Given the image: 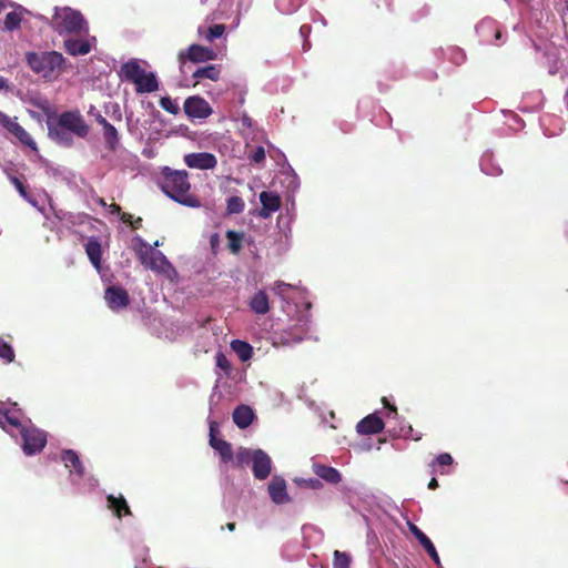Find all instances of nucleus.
Wrapping results in <instances>:
<instances>
[{"label":"nucleus","mask_w":568,"mask_h":568,"mask_svg":"<svg viewBox=\"0 0 568 568\" xmlns=\"http://www.w3.org/2000/svg\"><path fill=\"white\" fill-rule=\"evenodd\" d=\"M0 426L12 437L21 436L22 449L26 455H34L43 449L47 443L44 432L28 426L21 420L20 409L17 404H0Z\"/></svg>","instance_id":"obj_1"},{"label":"nucleus","mask_w":568,"mask_h":568,"mask_svg":"<svg viewBox=\"0 0 568 568\" xmlns=\"http://www.w3.org/2000/svg\"><path fill=\"white\" fill-rule=\"evenodd\" d=\"M160 186L170 199L182 205L189 207H199L201 205L200 200L190 193L191 184L185 170L164 168Z\"/></svg>","instance_id":"obj_2"},{"label":"nucleus","mask_w":568,"mask_h":568,"mask_svg":"<svg viewBox=\"0 0 568 568\" xmlns=\"http://www.w3.org/2000/svg\"><path fill=\"white\" fill-rule=\"evenodd\" d=\"M51 27L60 36L82 34L89 30L82 13L70 7L54 9Z\"/></svg>","instance_id":"obj_3"},{"label":"nucleus","mask_w":568,"mask_h":568,"mask_svg":"<svg viewBox=\"0 0 568 568\" xmlns=\"http://www.w3.org/2000/svg\"><path fill=\"white\" fill-rule=\"evenodd\" d=\"M120 77L135 85L138 93H151L159 89V81L153 72H146L136 60L124 63Z\"/></svg>","instance_id":"obj_4"},{"label":"nucleus","mask_w":568,"mask_h":568,"mask_svg":"<svg viewBox=\"0 0 568 568\" xmlns=\"http://www.w3.org/2000/svg\"><path fill=\"white\" fill-rule=\"evenodd\" d=\"M134 250L140 262L156 273L169 274L173 271L171 263L165 255L156 251L152 245L148 244L143 239L136 236L133 239Z\"/></svg>","instance_id":"obj_5"},{"label":"nucleus","mask_w":568,"mask_h":568,"mask_svg":"<svg viewBox=\"0 0 568 568\" xmlns=\"http://www.w3.org/2000/svg\"><path fill=\"white\" fill-rule=\"evenodd\" d=\"M65 59L57 51L42 53L29 52L27 54L28 65L43 78L52 79L62 69Z\"/></svg>","instance_id":"obj_6"},{"label":"nucleus","mask_w":568,"mask_h":568,"mask_svg":"<svg viewBox=\"0 0 568 568\" xmlns=\"http://www.w3.org/2000/svg\"><path fill=\"white\" fill-rule=\"evenodd\" d=\"M236 463L239 465L252 463L253 475L260 480L266 479L272 470L271 457L262 449L241 448L236 454Z\"/></svg>","instance_id":"obj_7"},{"label":"nucleus","mask_w":568,"mask_h":568,"mask_svg":"<svg viewBox=\"0 0 568 568\" xmlns=\"http://www.w3.org/2000/svg\"><path fill=\"white\" fill-rule=\"evenodd\" d=\"M217 58V52L211 48L192 44L186 50L180 51L178 59L180 63L181 72L186 71V61H191L193 63H202L211 60H215Z\"/></svg>","instance_id":"obj_8"},{"label":"nucleus","mask_w":568,"mask_h":568,"mask_svg":"<svg viewBox=\"0 0 568 568\" xmlns=\"http://www.w3.org/2000/svg\"><path fill=\"white\" fill-rule=\"evenodd\" d=\"M0 126L8 133L13 135L21 144L30 148L32 151L38 152L36 141L31 135L18 123L17 116H9L0 111Z\"/></svg>","instance_id":"obj_9"},{"label":"nucleus","mask_w":568,"mask_h":568,"mask_svg":"<svg viewBox=\"0 0 568 568\" xmlns=\"http://www.w3.org/2000/svg\"><path fill=\"white\" fill-rule=\"evenodd\" d=\"M55 122L77 138L83 139L89 133V126L78 111L63 112L58 116Z\"/></svg>","instance_id":"obj_10"},{"label":"nucleus","mask_w":568,"mask_h":568,"mask_svg":"<svg viewBox=\"0 0 568 568\" xmlns=\"http://www.w3.org/2000/svg\"><path fill=\"white\" fill-rule=\"evenodd\" d=\"M78 38H68L64 40V50L70 55H84L91 52L95 44V37L87 33L75 34Z\"/></svg>","instance_id":"obj_11"},{"label":"nucleus","mask_w":568,"mask_h":568,"mask_svg":"<svg viewBox=\"0 0 568 568\" xmlns=\"http://www.w3.org/2000/svg\"><path fill=\"white\" fill-rule=\"evenodd\" d=\"M183 109H184L185 114L190 119H192V120H194V119H199V120L206 119L213 112L212 108L209 104V102L205 99H203V98H201L199 95H194V97L187 98L184 101Z\"/></svg>","instance_id":"obj_12"},{"label":"nucleus","mask_w":568,"mask_h":568,"mask_svg":"<svg viewBox=\"0 0 568 568\" xmlns=\"http://www.w3.org/2000/svg\"><path fill=\"white\" fill-rule=\"evenodd\" d=\"M183 160L190 169L202 171L212 170L217 165L216 156L210 152L187 153L184 155Z\"/></svg>","instance_id":"obj_13"},{"label":"nucleus","mask_w":568,"mask_h":568,"mask_svg":"<svg viewBox=\"0 0 568 568\" xmlns=\"http://www.w3.org/2000/svg\"><path fill=\"white\" fill-rule=\"evenodd\" d=\"M476 32L484 43H497L501 37V31L495 20L490 18L483 19L476 27Z\"/></svg>","instance_id":"obj_14"},{"label":"nucleus","mask_w":568,"mask_h":568,"mask_svg":"<svg viewBox=\"0 0 568 568\" xmlns=\"http://www.w3.org/2000/svg\"><path fill=\"white\" fill-rule=\"evenodd\" d=\"M209 426H210V434H209L210 435V445L212 446V448H214L220 454L221 459L224 463L230 462L233 457L231 445L223 439L216 438V434L219 433V424L215 420L210 419Z\"/></svg>","instance_id":"obj_15"},{"label":"nucleus","mask_w":568,"mask_h":568,"mask_svg":"<svg viewBox=\"0 0 568 568\" xmlns=\"http://www.w3.org/2000/svg\"><path fill=\"white\" fill-rule=\"evenodd\" d=\"M104 298L109 307L119 311L128 306L129 295L125 290L119 286H110L105 290Z\"/></svg>","instance_id":"obj_16"},{"label":"nucleus","mask_w":568,"mask_h":568,"mask_svg":"<svg viewBox=\"0 0 568 568\" xmlns=\"http://www.w3.org/2000/svg\"><path fill=\"white\" fill-rule=\"evenodd\" d=\"M267 490L272 501L277 505L286 504L291 500L286 490V481L280 476L272 478Z\"/></svg>","instance_id":"obj_17"},{"label":"nucleus","mask_w":568,"mask_h":568,"mask_svg":"<svg viewBox=\"0 0 568 568\" xmlns=\"http://www.w3.org/2000/svg\"><path fill=\"white\" fill-rule=\"evenodd\" d=\"M48 134H49V138L53 142H55L57 144H59L61 146L70 148L73 145V142H74L73 138L75 135H73L68 130H64L57 122H51V121L48 122Z\"/></svg>","instance_id":"obj_18"},{"label":"nucleus","mask_w":568,"mask_h":568,"mask_svg":"<svg viewBox=\"0 0 568 568\" xmlns=\"http://www.w3.org/2000/svg\"><path fill=\"white\" fill-rule=\"evenodd\" d=\"M260 201L262 209L260 210L258 215L263 219L270 217L272 213L278 211L281 207V197L275 192L263 191L260 194Z\"/></svg>","instance_id":"obj_19"},{"label":"nucleus","mask_w":568,"mask_h":568,"mask_svg":"<svg viewBox=\"0 0 568 568\" xmlns=\"http://www.w3.org/2000/svg\"><path fill=\"white\" fill-rule=\"evenodd\" d=\"M62 459L67 468L70 469L71 480L77 484L78 478H82L84 475V467L74 450H65Z\"/></svg>","instance_id":"obj_20"},{"label":"nucleus","mask_w":568,"mask_h":568,"mask_svg":"<svg viewBox=\"0 0 568 568\" xmlns=\"http://www.w3.org/2000/svg\"><path fill=\"white\" fill-rule=\"evenodd\" d=\"M409 531L413 536L419 541L425 551L429 555V557L434 560V562L439 566L440 559L437 554V550L432 542V540L413 523H408Z\"/></svg>","instance_id":"obj_21"},{"label":"nucleus","mask_w":568,"mask_h":568,"mask_svg":"<svg viewBox=\"0 0 568 568\" xmlns=\"http://www.w3.org/2000/svg\"><path fill=\"white\" fill-rule=\"evenodd\" d=\"M384 422L377 414H371L363 418L356 426V430L363 435H372L382 432Z\"/></svg>","instance_id":"obj_22"},{"label":"nucleus","mask_w":568,"mask_h":568,"mask_svg":"<svg viewBox=\"0 0 568 568\" xmlns=\"http://www.w3.org/2000/svg\"><path fill=\"white\" fill-rule=\"evenodd\" d=\"M313 471L320 478L331 484H338L342 479V476L336 468L325 466L322 464H313Z\"/></svg>","instance_id":"obj_23"},{"label":"nucleus","mask_w":568,"mask_h":568,"mask_svg":"<svg viewBox=\"0 0 568 568\" xmlns=\"http://www.w3.org/2000/svg\"><path fill=\"white\" fill-rule=\"evenodd\" d=\"M254 418L253 410L245 405H241L235 408L233 413V420L237 427L244 429L251 425Z\"/></svg>","instance_id":"obj_24"},{"label":"nucleus","mask_w":568,"mask_h":568,"mask_svg":"<svg viewBox=\"0 0 568 568\" xmlns=\"http://www.w3.org/2000/svg\"><path fill=\"white\" fill-rule=\"evenodd\" d=\"M250 307L255 314H266L270 311V303L266 293L264 291L256 292L250 301Z\"/></svg>","instance_id":"obj_25"},{"label":"nucleus","mask_w":568,"mask_h":568,"mask_svg":"<svg viewBox=\"0 0 568 568\" xmlns=\"http://www.w3.org/2000/svg\"><path fill=\"white\" fill-rule=\"evenodd\" d=\"M220 75L221 68L214 64L199 68L192 73V77L193 79H195L196 82L201 81L202 79L217 81L220 79Z\"/></svg>","instance_id":"obj_26"},{"label":"nucleus","mask_w":568,"mask_h":568,"mask_svg":"<svg viewBox=\"0 0 568 568\" xmlns=\"http://www.w3.org/2000/svg\"><path fill=\"white\" fill-rule=\"evenodd\" d=\"M85 252L93 266L99 270L101 264V244L95 237L89 239L85 244Z\"/></svg>","instance_id":"obj_27"},{"label":"nucleus","mask_w":568,"mask_h":568,"mask_svg":"<svg viewBox=\"0 0 568 568\" xmlns=\"http://www.w3.org/2000/svg\"><path fill=\"white\" fill-rule=\"evenodd\" d=\"M225 32L224 24H213V26H200L197 28V33L200 38L211 42L214 39L221 38Z\"/></svg>","instance_id":"obj_28"},{"label":"nucleus","mask_w":568,"mask_h":568,"mask_svg":"<svg viewBox=\"0 0 568 568\" xmlns=\"http://www.w3.org/2000/svg\"><path fill=\"white\" fill-rule=\"evenodd\" d=\"M24 11L26 10L21 6H17L14 11L9 12L4 19V30H17L20 27Z\"/></svg>","instance_id":"obj_29"},{"label":"nucleus","mask_w":568,"mask_h":568,"mask_svg":"<svg viewBox=\"0 0 568 568\" xmlns=\"http://www.w3.org/2000/svg\"><path fill=\"white\" fill-rule=\"evenodd\" d=\"M231 347L242 362L248 361L253 355L252 346L244 341L235 339L231 343Z\"/></svg>","instance_id":"obj_30"},{"label":"nucleus","mask_w":568,"mask_h":568,"mask_svg":"<svg viewBox=\"0 0 568 568\" xmlns=\"http://www.w3.org/2000/svg\"><path fill=\"white\" fill-rule=\"evenodd\" d=\"M480 169L487 175H499L501 173V169L498 164L494 162V158L489 153H485L480 159Z\"/></svg>","instance_id":"obj_31"},{"label":"nucleus","mask_w":568,"mask_h":568,"mask_svg":"<svg viewBox=\"0 0 568 568\" xmlns=\"http://www.w3.org/2000/svg\"><path fill=\"white\" fill-rule=\"evenodd\" d=\"M102 130H103V138L105 140L108 148L111 151H115L120 144V136H119L118 130L112 124H109L108 126L103 128Z\"/></svg>","instance_id":"obj_32"},{"label":"nucleus","mask_w":568,"mask_h":568,"mask_svg":"<svg viewBox=\"0 0 568 568\" xmlns=\"http://www.w3.org/2000/svg\"><path fill=\"white\" fill-rule=\"evenodd\" d=\"M108 503L109 507L112 508L119 517L122 515V511L126 515L130 514L126 500L122 496L114 497L113 495H110L108 496Z\"/></svg>","instance_id":"obj_33"},{"label":"nucleus","mask_w":568,"mask_h":568,"mask_svg":"<svg viewBox=\"0 0 568 568\" xmlns=\"http://www.w3.org/2000/svg\"><path fill=\"white\" fill-rule=\"evenodd\" d=\"M276 8L285 14L294 13L303 3V0H276Z\"/></svg>","instance_id":"obj_34"},{"label":"nucleus","mask_w":568,"mask_h":568,"mask_svg":"<svg viewBox=\"0 0 568 568\" xmlns=\"http://www.w3.org/2000/svg\"><path fill=\"white\" fill-rule=\"evenodd\" d=\"M226 239L229 241V248L231 252L237 254L242 248L243 233L229 230L226 232Z\"/></svg>","instance_id":"obj_35"},{"label":"nucleus","mask_w":568,"mask_h":568,"mask_svg":"<svg viewBox=\"0 0 568 568\" xmlns=\"http://www.w3.org/2000/svg\"><path fill=\"white\" fill-rule=\"evenodd\" d=\"M28 103L38 109L41 113L50 116L52 114V108L50 102L41 97H32L28 100Z\"/></svg>","instance_id":"obj_36"},{"label":"nucleus","mask_w":568,"mask_h":568,"mask_svg":"<svg viewBox=\"0 0 568 568\" xmlns=\"http://www.w3.org/2000/svg\"><path fill=\"white\" fill-rule=\"evenodd\" d=\"M333 568H349L352 557L349 554L341 550H335L333 554Z\"/></svg>","instance_id":"obj_37"},{"label":"nucleus","mask_w":568,"mask_h":568,"mask_svg":"<svg viewBox=\"0 0 568 568\" xmlns=\"http://www.w3.org/2000/svg\"><path fill=\"white\" fill-rule=\"evenodd\" d=\"M245 203L240 196H230L226 201V211L229 214H240L244 211Z\"/></svg>","instance_id":"obj_38"},{"label":"nucleus","mask_w":568,"mask_h":568,"mask_svg":"<svg viewBox=\"0 0 568 568\" xmlns=\"http://www.w3.org/2000/svg\"><path fill=\"white\" fill-rule=\"evenodd\" d=\"M295 290V287L291 284L284 283V282H276L273 286V291L275 294L282 297V300L286 303H290L291 295L288 294L290 291Z\"/></svg>","instance_id":"obj_39"},{"label":"nucleus","mask_w":568,"mask_h":568,"mask_svg":"<svg viewBox=\"0 0 568 568\" xmlns=\"http://www.w3.org/2000/svg\"><path fill=\"white\" fill-rule=\"evenodd\" d=\"M160 106L171 114H178L180 111L178 103L170 97H162L160 100Z\"/></svg>","instance_id":"obj_40"},{"label":"nucleus","mask_w":568,"mask_h":568,"mask_svg":"<svg viewBox=\"0 0 568 568\" xmlns=\"http://www.w3.org/2000/svg\"><path fill=\"white\" fill-rule=\"evenodd\" d=\"M0 357L11 363L14 359V352L11 345L0 337Z\"/></svg>","instance_id":"obj_41"},{"label":"nucleus","mask_w":568,"mask_h":568,"mask_svg":"<svg viewBox=\"0 0 568 568\" xmlns=\"http://www.w3.org/2000/svg\"><path fill=\"white\" fill-rule=\"evenodd\" d=\"M216 367L223 371L225 374H229L231 371V363L227 357L223 353H217L215 356Z\"/></svg>","instance_id":"obj_42"},{"label":"nucleus","mask_w":568,"mask_h":568,"mask_svg":"<svg viewBox=\"0 0 568 568\" xmlns=\"http://www.w3.org/2000/svg\"><path fill=\"white\" fill-rule=\"evenodd\" d=\"M248 159L254 163H261L265 159V150L263 146L255 148L248 155Z\"/></svg>","instance_id":"obj_43"},{"label":"nucleus","mask_w":568,"mask_h":568,"mask_svg":"<svg viewBox=\"0 0 568 568\" xmlns=\"http://www.w3.org/2000/svg\"><path fill=\"white\" fill-rule=\"evenodd\" d=\"M10 181L16 186V189L20 193V195L28 200V194H27L26 187L22 184V182L17 176H11Z\"/></svg>","instance_id":"obj_44"},{"label":"nucleus","mask_w":568,"mask_h":568,"mask_svg":"<svg viewBox=\"0 0 568 568\" xmlns=\"http://www.w3.org/2000/svg\"><path fill=\"white\" fill-rule=\"evenodd\" d=\"M413 433H414L413 427L410 425H406L399 429L398 435L402 437H407V438H413L415 440H418L420 438V436H414Z\"/></svg>","instance_id":"obj_45"},{"label":"nucleus","mask_w":568,"mask_h":568,"mask_svg":"<svg viewBox=\"0 0 568 568\" xmlns=\"http://www.w3.org/2000/svg\"><path fill=\"white\" fill-rule=\"evenodd\" d=\"M452 60L456 64H460L465 61V53L460 49H452Z\"/></svg>","instance_id":"obj_46"},{"label":"nucleus","mask_w":568,"mask_h":568,"mask_svg":"<svg viewBox=\"0 0 568 568\" xmlns=\"http://www.w3.org/2000/svg\"><path fill=\"white\" fill-rule=\"evenodd\" d=\"M452 463H453V457L447 453H443L436 458V464L439 466H448Z\"/></svg>","instance_id":"obj_47"},{"label":"nucleus","mask_w":568,"mask_h":568,"mask_svg":"<svg viewBox=\"0 0 568 568\" xmlns=\"http://www.w3.org/2000/svg\"><path fill=\"white\" fill-rule=\"evenodd\" d=\"M108 211L111 213V214H116V215H120V212H121V207L118 205V204H110L108 205Z\"/></svg>","instance_id":"obj_48"},{"label":"nucleus","mask_w":568,"mask_h":568,"mask_svg":"<svg viewBox=\"0 0 568 568\" xmlns=\"http://www.w3.org/2000/svg\"><path fill=\"white\" fill-rule=\"evenodd\" d=\"M97 122L103 128L108 126L109 124H111L110 122L106 121V119L104 116H102L101 114H98V116L95 118Z\"/></svg>","instance_id":"obj_49"},{"label":"nucleus","mask_w":568,"mask_h":568,"mask_svg":"<svg viewBox=\"0 0 568 568\" xmlns=\"http://www.w3.org/2000/svg\"><path fill=\"white\" fill-rule=\"evenodd\" d=\"M311 32V27L307 26V24H303L301 28H300V33L302 37H307Z\"/></svg>","instance_id":"obj_50"},{"label":"nucleus","mask_w":568,"mask_h":568,"mask_svg":"<svg viewBox=\"0 0 568 568\" xmlns=\"http://www.w3.org/2000/svg\"><path fill=\"white\" fill-rule=\"evenodd\" d=\"M8 89V80L0 75V91Z\"/></svg>","instance_id":"obj_51"},{"label":"nucleus","mask_w":568,"mask_h":568,"mask_svg":"<svg viewBox=\"0 0 568 568\" xmlns=\"http://www.w3.org/2000/svg\"><path fill=\"white\" fill-rule=\"evenodd\" d=\"M131 219H132V215H131V214H129V213H122V214H121V220H122L124 223H132Z\"/></svg>","instance_id":"obj_52"},{"label":"nucleus","mask_w":568,"mask_h":568,"mask_svg":"<svg viewBox=\"0 0 568 568\" xmlns=\"http://www.w3.org/2000/svg\"><path fill=\"white\" fill-rule=\"evenodd\" d=\"M28 113L36 120H40L41 119V115L39 112L32 110V109H28Z\"/></svg>","instance_id":"obj_53"},{"label":"nucleus","mask_w":568,"mask_h":568,"mask_svg":"<svg viewBox=\"0 0 568 568\" xmlns=\"http://www.w3.org/2000/svg\"><path fill=\"white\" fill-rule=\"evenodd\" d=\"M438 486V483L435 478H432V480L428 484L429 489H435Z\"/></svg>","instance_id":"obj_54"},{"label":"nucleus","mask_w":568,"mask_h":568,"mask_svg":"<svg viewBox=\"0 0 568 568\" xmlns=\"http://www.w3.org/2000/svg\"><path fill=\"white\" fill-rule=\"evenodd\" d=\"M8 6H12L7 0H0V11L6 9Z\"/></svg>","instance_id":"obj_55"},{"label":"nucleus","mask_w":568,"mask_h":568,"mask_svg":"<svg viewBox=\"0 0 568 568\" xmlns=\"http://www.w3.org/2000/svg\"><path fill=\"white\" fill-rule=\"evenodd\" d=\"M97 203L99 205H101L102 207L106 209L109 204H106V202L102 199V197H98L97 199Z\"/></svg>","instance_id":"obj_56"},{"label":"nucleus","mask_w":568,"mask_h":568,"mask_svg":"<svg viewBox=\"0 0 568 568\" xmlns=\"http://www.w3.org/2000/svg\"><path fill=\"white\" fill-rule=\"evenodd\" d=\"M88 480H89V488H93V487L97 486V480L95 479L89 478Z\"/></svg>","instance_id":"obj_57"},{"label":"nucleus","mask_w":568,"mask_h":568,"mask_svg":"<svg viewBox=\"0 0 568 568\" xmlns=\"http://www.w3.org/2000/svg\"><path fill=\"white\" fill-rule=\"evenodd\" d=\"M243 123H244L245 125L250 126V125H251V119H250L248 116H246V115H245V116H243Z\"/></svg>","instance_id":"obj_58"},{"label":"nucleus","mask_w":568,"mask_h":568,"mask_svg":"<svg viewBox=\"0 0 568 568\" xmlns=\"http://www.w3.org/2000/svg\"><path fill=\"white\" fill-rule=\"evenodd\" d=\"M202 3H207L210 2V4L214 6L215 3H219V0H201Z\"/></svg>","instance_id":"obj_59"},{"label":"nucleus","mask_w":568,"mask_h":568,"mask_svg":"<svg viewBox=\"0 0 568 568\" xmlns=\"http://www.w3.org/2000/svg\"><path fill=\"white\" fill-rule=\"evenodd\" d=\"M141 221H142L141 217H138V220L135 221V224L133 226L138 227L140 225Z\"/></svg>","instance_id":"obj_60"},{"label":"nucleus","mask_w":568,"mask_h":568,"mask_svg":"<svg viewBox=\"0 0 568 568\" xmlns=\"http://www.w3.org/2000/svg\"><path fill=\"white\" fill-rule=\"evenodd\" d=\"M234 527H235V524H233V523L227 524V528H229L230 530H233V529H234Z\"/></svg>","instance_id":"obj_61"},{"label":"nucleus","mask_w":568,"mask_h":568,"mask_svg":"<svg viewBox=\"0 0 568 568\" xmlns=\"http://www.w3.org/2000/svg\"><path fill=\"white\" fill-rule=\"evenodd\" d=\"M389 412L396 414V407L395 406H389Z\"/></svg>","instance_id":"obj_62"},{"label":"nucleus","mask_w":568,"mask_h":568,"mask_svg":"<svg viewBox=\"0 0 568 568\" xmlns=\"http://www.w3.org/2000/svg\"><path fill=\"white\" fill-rule=\"evenodd\" d=\"M136 568H146V566H144V565L143 566L136 565Z\"/></svg>","instance_id":"obj_63"}]
</instances>
